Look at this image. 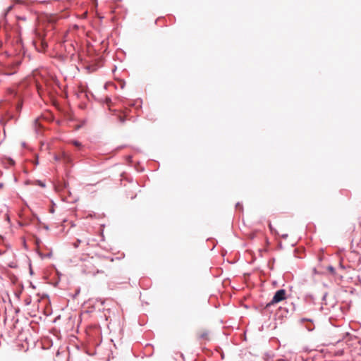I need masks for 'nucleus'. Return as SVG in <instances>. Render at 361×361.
<instances>
[{"label": "nucleus", "mask_w": 361, "mask_h": 361, "mask_svg": "<svg viewBox=\"0 0 361 361\" xmlns=\"http://www.w3.org/2000/svg\"><path fill=\"white\" fill-rule=\"evenodd\" d=\"M37 185H39V186H41V187H42V188L45 187V183H43L42 181H41V180H37Z\"/></svg>", "instance_id": "obj_7"}, {"label": "nucleus", "mask_w": 361, "mask_h": 361, "mask_svg": "<svg viewBox=\"0 0 361 361\" xmlns=\"http://www.w3.org/2000/svg\"><path fill=\"white\" fill-rule=\"evenodd\" d=\"M54 159H55V160H56V161L59 160V158L57 156H55V157H54Z\"/></svg>", "instance_id": "obj_9"}, {"label": "nucleus", "mask_w": 361, "mask_h": 361, "mask_svg": "<svg viewBox=\"0 0 361 361\" xmlns=\"http://www.w3.org/2000/svg\"><path fill=\"white\" fill-rule=\"evenodd\" d=\"M340 268L341 269H344V267L341 264H340Z\"/></svg>", "instance_id": "obj_11"}, {"label": "nucleus", "mask_w": 361, "mask_h": 361, "mask_svg": "<svg viewBox=\"0 0 361 361\" xmlns=\"http://www.w3.org/2000/svg\"><path fill=\"white\" fill-rule=\"evenodd\" d=\"M269 228H270L271 230L272 229V226H271V223H269Z\"/></svg>", "instance_id": "obj_10"}, {"label": "nucleus", "mask_w": 361, "mask_h": 361, "mask_svg": "<svg viewBox=\"0 0 361 361\" xmlns=\"http://www.w3.org/2000/svg\"><path fill=\"white\" fill-rule=\"evenodd\" d=\"M70 142L72 143L74 146H75L77 147H82L81 142H80L78 140H71Z\"/></svg>", "instance_id": "obj_5"}, {"label": "nucleus", "mask_w": 361, "mask_h": 361, "mask_svg": "<svg viewBox=\"0 0 361 361\" xmlns=\"http://www.w3.org/2000/svg\"><path fill=\"white\" fill-rule=\"evenodd\" d=\"M82 272L87 275L95 276L96 274L102 273V271L97 269L92 261H86L82 266Z\"/></svg>", "instance_id": "obj_1"}, {"label": "nucleus", "mask_w": 361, "mask_h": 361, "mask_svg": "<svg viewBox=\"0 0 361 361\" xmlns=\"http://www.w3.org/2000/svg\"><path fill=\"white\" fill-rule=\"evenodd\" d=\"M82 243V240H80V239H78L75 242H74L73 243V246L75 247V248H78L79 245Z\"/></svg>", "instance_id": "obj_6"}, {"label": "nucleus", "mask_w": 361, "mask_h": 361, "mask_svg": "<svg viewBox=\"0 0 361 361\" xmlns=\"http://www.w3.org/2000/svg\"><path fill=\"white\" fill-rule=\"evenodd\" d=\"M326 269L333 275V276H336V272L335 271V269L334 267L329 265L327 267Z\"/></svg>", "instance_id": "obj_4"}, {"label": "nucleus", "mask_w": 361, "mask_h": 361, "mask_svg": "<svg viewBox=\"0 0 361 361\" xmlns=\"http://www.w3.org/2000/svg\"><path fill=\"white\" fill-rule=\"evenodd\" d=\"M287 236H288V235H287V234H286V235H283V236H282V237H283V238H286Z\"/></svg>", "instance_id": "obj_12"}, {"label": "nucleus", "mask_w": 361, "mask_h": 361, "mask_svg": "<svg viewBox=\"0 0 361 361\" xmlns=\"http://www.w3.org/2000/svg\"><path fill=\"white\" fill-rule=\"evenodd\" d=\"M119 121L121 123H124L125 122V118L123 116H119Z\"/></svg>", "instance_id": "obj_8"}, {"label": "nucleus", "mask_w": 361, "mask_h": 361, "mask_svg": "<svg viewBox=\"0 0 361 361\" xmlns=\"http://www.w3.org/2000/svg\"><path fill=\"white\" fill-rule=\"evenodd\" d=\"M286 292L284 289L278 290L274 295L273 296L271 300L268 302L266 305V308H269L272 305L280 302L281 301L286 299Z\"/></svg>", "instance_id": "obj_2"}, {"label": "nucleus", "mask_w": 361, "mask_h": 361, "mask_svg": "<svg viewBox=\"0 0 361 361\" xmlns=\"http://www.w3.org/2000/svg\"><path fill=\"white\" fill-rule=\"evenodd\" d=\"M309 322L310 323V324L306 326V329L309 331H312L314 330V324H313V321L312 319H307V318H301L300 319V322L301 324H303L304 322Z\"/></svg>", "instance_id": "obj_3"}, {"label": "nucleus", "mask_w": 361, "mask_h": 361, "mask_svg": "<svg viewBox=\"0 0 361 361\" xmlns=\"http://www.w3.org/2000/svg\"><path fill=\"white\" fill-rule=\"evenodd\" d=\"M240 207V203L236 204V207Z\"/></svg>", "instance_id": "obj_13"}, {"label": "nucleus", "mask_w": 361, "mask_h": 361, "mask_svg": "<svg viewBox=\"0 0 361 361\" xmlns=\"http://www.w3.org/2000/svg\"><path fill=\"white\" fill-rule=\"evenodd\" d=\"M109 101H111V99H106V102H108Z\"/></svg>", "instance_id": "obj_14"}]
</instances>
